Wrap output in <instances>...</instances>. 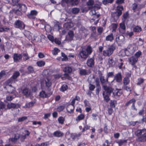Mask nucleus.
I'll return each instance as SVG.
<instances>
[{
  "label": "nucleus",
  "instance_id": "6e6552de",
  "mask_svg": "<svg viewBox=\"0 0 146 146\" xmlns=\"http://www.w3.org/2000/svg\"><path fill=\"white\" fill-rule=\"evenodd\" d=\"M14 25L16 28L20 30L24 29L25 27V25L23 22L19 20H16L15 21Z\"/></svg>",
  "mask_w": 146,
  "mask_h": 146
},
{
  "label": "nucleus",
  "instance_id": "f3484780",
  "mask_svg": "<svg viewBox=\"0 0 146 146\" xmlns=\"http://www.w3.org/2000/svg\"><path fill=\"white\" fill-rule=\"evenodd\" d=\"M18 7L19 9H20L21 11L23 13H25L27 10V7L25 4H19Z\"/></svg>",
  "mask_w": 146,
  "mask_h": 146
},
{
  "label": "nucleus",
  "instance_id": "412c9836",
  "mask_svg": "<svg viewBox=\"0 0 146 146\" xmlns=\"http://www.w3.org/2000/svg\"><path fill=\"white\" fill-rule=\"evenodd\" d=\"M39 96L40 97L42 98H48L50 96L48 94L43 90H42L40 92Z\"/></svg>",
  "mask_w": 146,
  "mask_h": 146
},
{
  "label": "nucleus",
  "instance_id": "69168bd1",
  "mask_svg": "<svg viewBox=\"0 0 146 146\" xmlns=\"http://www.w3.org/2000/svg\"><path fill=\"white\" fill-rule=\"evenodd\" d=\"M114 72H113L108 73L107 76V78L108 79L109 77H113L114 76Z\"/></svg>",
  "mask_w": 146,
  "mask_h": 146
},
{
  "label": "nucleus",
  "instance_id": "f8f14e48",
  "mask_svg": "<svg viewBox=\"0 0 146 146\" xmlns=\"http://www.w3.org/2000/svg\"><path fill=\"white\" fill-rule=\"evenodd\" d=\"M22 56V54H20L15 53L14 54L13 58L14 62H17L21 59Z\"/></svg>",
  "mask_w": 146,
  "mask_h": 146
},
{
  "label": "nucleus",
  "instance_id": "f03ea898",
  "mask_svg": "<svg viewBox=\"0 0 146 146\" xmlns=\"http://www.w3.org/2000/svg\"><path fill=\"white\" fill-rule=\"evenodd\" d=\"M123 10L122 6L119 5L117 6L115 10V11L111 13L112 17L113 18L112 21L117 22L119 17L122 14V11Z\"/></svg>",
  "mask_w": 146,
  "mask_h": 146
},
{
  "label": "nucleus",
  "instance_id": "4c0bfd02",
  "mask_svg": "<svg viewBox=\"0 0 146 146\" xmlns=\"http://www.w3.org/2000/svg\"><path fill=\"white\" fill-rule=\"evenodd\" d=\"M136 100L134 98H132L127 102L125 104V106L127 107L131 104H133V103H135Z\"/></svg>",
  "mask_w": 146,
  "mask_h": 146
},
{
  "label": "nucleus",
  "instance_id": "c9c22d12",
  "mask_svg": "<svg viewBox=\"0 0 146 146\" xmlns=\"http://www.w3.org/2000/svg\"><path fill=\"white\" fill-rule=\"evenodd\" d=\"M127 140L120 139L118 141H116V143L118 144V146H122L124 143H127Z\"/></svg>",
  "mask_w": 146,
  "mask_h": 146
},
{
  "label": "nucleus",
  "instance_id": "2eb2a0df",
  "mask_svg": "<svg viewBox=\"0 0 146 146\" xmlns=\"http://www.w3.org/2000/svg\"><path fill=\"white\" fill-rule=\"evenodd\" d=\"M82 135L81 132L79 133L78 134L76 133H72L71 134L70 137L73 140H78L80 137Z\"/></svg>",
  "mask_w": 146,
  "mask_h": 146
},
{
  "label": "nucleus",
  "instance_id": "bb28decb",
  "mask_svg": "<svg viewBox=\"0 0 146 146\" xmlns=\"http://www.w3.org/2000/svg\"><path fill=\"white\" fill-rule=\"evenodd\" d=\"M85 117V116L84 114L81 113L76 118V120L77 122H79L80 121L83 120Z\"/></svg>",
  "mask_w": 146,
  "mask_h": 146
},
{
  "label": "nucleus",
  "instance_id": "864d4df0",
  "mask_svg": "<svg viewBox=\"0 0 146 146\" xmlns=\"http://www.w3.org/2000/svg\"><path fill=\"white\" fill-rule=\"evenodd\" d=\"M27 70L29 73H33L34 71V68L31 66H29L27 68Z\"/></svg>",
  "mask_w": 146,
  "mask_h": 146
},
{
  "label": "nucleus",
  "instance_id": "de8ad7c7",
  "mask_svg": "<svg viewBox=\"0 0 146 146\" xmlns=\"http://www.w3.org/2000/svg\"><path fill=\"white\" fill-rule=\"evenodd\" d=\"M34 103L35 102H31L28 103H27L25 104V106L26 108H29L33 106Z\"/></svg>",
  "mask_w": 146,
  "mask_h": 146
},
{
  "label": "nucleus",
  "instance_id": "bf43d9fd",
  "mask_svg": "<svg viewBox=\"0 0 146 146\" xmlns=\"http://www.w3.org/2000/svg\"><path fill=\"white\" fill-rule=\"evenodd\" d=\"M138 81L137 82V85L140 86L142 84L144 81V80L142 78H140L138 79Z\"/></svg>",
  "mask_w": 146,
  "mask_h": 146
},
{
  "label": "nucleus",
  "instance_id": "0eeeda50",
  "mask_svg": "<svg viewBox=\"0 0 146 146\" xmlns=\"http://www.w3.org/2000/svg\"><path fill=\"white\" fill-rule=\"evenodd\" d=\"M136 49V46L134 44H130L128 46L127 48L125 49V53L128 52L129 54L127 55H130L134 53Z\"/></svg>",
  "mask_w": 146,
  "mask_h": 146
},
{
  "label": "nucleus",
  "instance_id": "09e8293b",
  "mask_svg": "<svg viewBox=\"0 0 146 146\" xmlns=\"http://www.w3.org/2000/svg\"><path fill=\"white\" fill-rule=\"evenodd\" d=\"M114 0H103L102 1L103 4L106 5L108 3H112L113 2Z\"/></svg>",
  "mask_w": 146,
  "mask_h": 146
},
{
  "label": "nucleus",
  "instance_id": "f257e3e1",
  "mask_svg": "<svg viewBox=\"0 0 146 146\" xmlns=\"http://www.w3.org/2000/svg\"><path fill=\"white\" fill-rule=\"evenodd\" d=\"M103 88L104 90L102 93L103 97L105 101L106 102H108L110 99V97L111 94L113 92L114 89L110 86H108L106 85H104Z\"/></svg>",
  "mask_w": 146,
  "mask_h": 146
},
{
  "label": "nucleus",
  "instance_id": "dca6fc26",
  "mask_svg": "<svg viewBox=\"0 0 146 146\" xmlns=\"http://www.w3.org/2000/svg\"><path fill=\"white\" fill-rule=\"evenodd\" d=\"M74 106L70 104L68 105L66 107V109L67 111L70 113L74 112Z\"/></svg>",
  "mask_w": 146,
  "mask_h": 146
},
{
  "label": "nucleus",
  "instance_id": "7ed1b4c3",
  "mask_svg": "<svg viewBox=\"0 0 146 146\" xmlns=\"http://www.w3.org/2000/svg\"><path fill=\"white\" fill-rule=\"evenodd\" d=\"M135 134L138 137V140L139 141H146V129H138L135 132Z\"/></svg>",
  "mask_w": 146,
  "mask_h": 146
},
{
  "label": "nucleus",
  "instance_id": "b1692460",
  "mask_svg": "<svg viewBox=\"0 0 146 146\" xmlns=\"http://www.w3.org/2000/svg\"><path fill=\"white\" fill-rule=\"evenodd\" d=\"M114 39L113 34L112 33H111L110 35L107 36L106 38V40L107 41L112 42Z\"/></svg>",
  "mask_w": 146,
  "mask_h": 146
},
{
  "label": "nucleus",
  "instance_id": "ea45409f",
  "mask_svg": "<svg viewBox=\"0 0 146 146\" xmlns=\"http://www.w3.org/2000/svg\"><path fill=\"white\" fill-rule=\"evenodd\" d=\"M45 30L47 32L49 33L52 30V28L49 25L46 24L44 26Z\"/></svg>",
  "mask_w": 146,
  "mask_h": 146
},
{
  "label": "nucleus",
  "instance_id": "39448f33",
  "mask_svg": "<svg viewBox=\"0 0 146 146\" xmlns=\"http://www.w3.org/2000/svg\"><path fill=\"white\" fill-rule=\"evenodd\" d=\"M40 86L41 89H43L45 87L49 88L52 85V82L51 80L48 78L40 82Z\"/></svg>",
  "mask_w": 146,
  "mask_h": 146
},
{
  "label": "nucleus",
  "instance_id": "a18cd8bd",
  "mask_svg": "<svg viewBox=\"0 0 146 146\" xmlns=\"http://www.w3.org/2000/svg\"><path fill=\"white\" fill-rule=\"evenodd\" d=\"M23 56L24 57L23 60L24 61H26L27 60L29 59L30 58L27 52L23 53Z\"/></svg>",
  "mask_w": 146,
  "mask_h": 146
},
{
  "label": "nucleus",
  "instance_id": "79ce46f5",
  "mask_svg": "<svg viewBox=\"0 0 146 146\" xmlns=\"http://www.w3.org/2000/svg\"><path fill=\"white\" fill-rule=\"evenodd\" d=\"M20 9H17L15 10L14 9L13 10V12L15 13L16 14L18 15L21 16L22 15V12L19 10Z\"/></svg>",
  "mask_w": 146,
  "mask_h": 146
},
{
  "label": "nucleus",
  "instance_id": "72a5a7b5",
  "mask_svg": "<svg viewBox=\"0 0 146 146\" xmlns=\"http://www.w3.org/2000/svg\"><path fill=\"white\" fill-rule=\"evenodd\" d=\"M139 6H138V5L135 3L133 4L132 5V9L133 10L134 12H135L136 11V10H137L138 11H139V9H140V7L139 8Z\"/></svg>",
  "mask_w": 146,
  "mask_h": 146
},
{
  "label": "nucleus",
  "instance_id": "473e14b6",
  "mask_svg": "<svg viewBox=\"0 0 146 146\" xmlns=\"http://www.w3.org/2000/svg\"><path fill=\"white\" fill-rule=\"evenodd\" d=\"M124 38L123 37L122 39H120V37H119L117 38L116 39V41L118 44L119 45L121 46V44H124Z\"/></svg>",
  "mask_w": 146,
  "mask_h": 146
},
{
  "label": "nucleus",
  "instance_id": "2f4dec72",
  "mask_svg": "<svg viewBox=\"0 0 146 146\" xmlns=\"http://www.w3.org/2000/svg\"><path fill=\"white\" fill-rule=\"evenodd\" d=\"M69 38L68 39L70 40H73L74 37V34L73 31H70L68 33Z\"/></svg>",
  "mask_w": 146,
  "mask_h": 146
},
{
  "label": "nucleus",
  "instance_id": "cd10ccee",
  "mask_svg": "<svg viewBox=\"0 0 146 146\" xmlns=\"http://www.w3.org/2000/svg\"><path fill=\"white\" fill-rule=\"evenodd\" d=\"M86 53L88 56L91 54L92 52V49L90 45H88L86 50Z\"/></svg>",
  "mask_w": 146,
  "mask_h": 146
},
{
  "label": "nucleus",
  "instance_id": "7c9ffc66",
  "mask_svg": "<svg viewBox=\"0 0 146 146\" xmlns=\"http://www.w3.org/2000/svg\"><path fill=\"white\" fill-rule=\"evenodd\" d=\"M119 61V62L118 64V68L119 69L121 70H122L123 68V69H124L125 68V66H124L123 67L122 66L123 64V59H120Z\"/></svg>",
  "mask_w": 146,
  "mask_h": 146
},
{
  "label": "nucleus",
  "instance_id": "c756f323",
  "mask_svg": "<svg viewBox=\"0 0 146 146\" xmlns=\"http://www.w3.org/2000/svg\"><path fill=\"white\" fill-rule=\"evenodd\" d=\"M63 70L65 73H70L72 71V68L70 66H66L64 68Z\"/></svg>",
  "mask_w": 146,
  "mask_h": 146
},
{
  "label": "nucleus",
  "instance_id": "9d476101",
  "mask_svg": "<svg viewBox=\"0 0 146 146\" xmlns=\"http://www.w3.org/2000/svg\"><path fill=\"white\" fill-rule=\"evenodd\" d=\"M113 95L115 98L119 97L122 95V91L121 89L116 88L115 90L113 89Z\"/></svg>",
  "mask_w": 146,
  "mask_h": 146
},
{
  "label": "nucleus",
  "instance_id": "c85d7f7f",
  "mask_svg": "<svg viewBox=\"0 0 146 146\" xmlns=\"http://www.w3.org/2000/svg\"><path fill=\"white\" fill-rule=\"evenodd\" d=\"M118 26V24L117 23H112L111 24V27L112 30V32H116Z\"/></svg>",
  "mask_w": 146,
  "mask_h": 146
},
{
  "label": "nucleus",
  "instance_id": "393cba45",
  "mask_svg": "<svg viewBox=\"0 0 146 146\" xmlns=\"http://www.w3.org/2000/svg\"><path fill=\"white\" fill-rule=\"evenodd\" d=\"M91 73L90 72L89 73L87 71L86 69H82L80 70L79 74L81 76H85L87 75H88Z\"/></svg>",
  "mask_w": 146,
  "mask_h": 146
},
{
  "label": "nucleus",
  "instance_id": "e433bc0d",
  "mask_svg": "<svg viewBox=\"0 0 146 146\" xmlns=\"http://www.w3.org/2000/svg\"><path fill=\"white\" fill-rule=\"evenodd\" d=\"M58 120L59 124L62 125L64 123L65 119L62 116H60L58 118Z\"/></svg>",
  "mask_w": 146,
  "mask_h": 146
},
{
  "label": "nucleus",
  "instance_id": "423d86ee",
  "mask_svg": "<svg viewBox=\"0 0 146 146\" xmlns=\"http://www.w3.org/2000/svg\"><path fill=\"white\" fill-rule=\"evenodd\" d=\"M115 49V46L113 45H111L106 50H104L103 51V55L105 56H110Z\"/></svg>",
  "mask_w": 146,
  "mask_h": 146
},
{
  "label": "nucleus",
  "instance_id": "ddd939ff",
  "mask_svg": "<svg viewBox=\"0 0 146 146\" xmlns=\"http://www.w3.org/2000/svg\"><path fill=\"white\" fill-rule=\"evenodd\" d=\"M122 75L120 72H119L117 74H115L114 77V80L115 81L118 83L120 82L122 80Z\"/></svg>",
  "mask_w": 146,
  "mask_h": 146
},
{
  "label": "nucleus",
  "instance_id": "774afa93",
  "mask_svg": "<svg viewBox=\"0 0 146 146\" xmlns=\"http://www.w3.org/2000/svg\"><path fill=\"white\" fill-rule=\"evenodd\" d=\"M92 119L94 121H96L97 119V117L98 116L97 114L95 113H92Z\"/></svg>",
  "mask_w": 146,
  "mask_h": 146
},
{
  "label": "nucleus",
  "instance_id": "a878e982",
  "mask_svg": "<svg viewBox=\"0 0 146 146\" xmlns=\"http://www.w3.org/2000/svg\"><path fill=\"white\" fill-rule=\"evenodd\" d=\"M100 81L102 84H105L106 82H108V79L107 78L106 80H105L104 78V77L102 76V74H100L99 76Z\"/></svg>",
  "mask_w": 146,
  "mask_h": 146
},
{
  "label": "nucleus",
  "instance_id": "20e7f679",
  "mask_svg": "<svg viewBox=\"0 0 146 146\" xmlns=\"http://www.w3.org/2000/svg\"><path fill=\"white\" fill-rule=\"evenodd\" d=\"M38 13V12L36 11L35 10H32L31 11L30 13H28L27 16L29 19L32 20L33 23L36 20V21H39L40 23L41 21L38 19L36 17Z\"/></svg>",
  "mask_w": 146,
  "mask_h": 146
},
{
  "label": "nucleus",
  "instance_id": "3c124183",
  "mask_svg": "<svg viewBox=\"0 0 146 146\" xmlns=\"http://www.w3.org/2000/svg\"><path fill=\"white\" fill-rule=\"evenodd\" d=\"M60 51V50L58 48H55L54 50L52 51V52L53 55H56Z\"/></svg>",
  "mask_w": 146,
  "mask_h": 146
},
{
  "label": "nucleus",
  "instance_id": "37998d69",
  "mask_svg": "<svg viewBox=\"0 0 146 146\" xmlns=\"http://www.w3.org/2000/svg\"><path fill=\"white\" fill-rule=\"evenodd\" d=\"M68 88V86L66 84L62 85L60 88V90L61 91L64 92Z\"/></svg>",
  "mask_w": 146,
  "mask_h": 146
},
{
  "label": "nucleus",
  "instance_id": "aec40b11",
  "mask_svg": "<svg viewBox=\"0 0 146 146\" xmlns=\"http://www.w3.org/2000/svg\"><path fill=\"white\" fill-rule=\"evenodd\" d=\"M7 108L9 109L13 108H18L19 107V105L18 104H15L13 103H8L7 105Z\"/></svg>",
  "mask_w": 146,
  "mask_h": 146
},
{
  "label": "nucleus",
  "instance_id": "0e129e2a",
  "mask_svg": "<svg viewBox=\"0 0 146 146\" xmlns=\"http://www.w3.org/2000/svg\"><path fill=\"white\" fill-rule=\"evenodd\" d=\"M64 109V107L62 106H58L57 109L58 112H60L62 111Z\"/></svg>",
  "mask_w": 146,
  "mask_h": 146
},
{
  "label": "nucleus",
  "instance_id": "1a4fd4ad",
  "mask_svg": "<svg viewBox=\"0 0 146 146\" xmlns=\"http://www.w3.org/2000/svg\"><path fill=\"white\" fill-rule=\"evenodd\" d=\"M20 75V73L18 71H15L10 78L7 81V83L9 84L10 83H12L13 81L12 80H15L17 79Z\"/></svg>",
  "mask_w": 146,
  "mask_h": 146
},
{
  "label": "nucleus",
  "instance_id": "680f3d73",
  "mask_svg": "<svg viewBox=\"0 0 146 146\" xmlns=\"http://www.w3.org/2000/svg\"><path fill=\"white\" fill-rule=\"evenodd\" d=\"M103 31V28L99 27L97 28V31L99 34L101 35Z\"/></svg>",
  "mask_w": 146,
  "mask_h": 146
},
{
  "label": "nucleus",
  "instance_id": "5701e85b",
  "mask_svg": "<svg viewBox=\"0 0 146 146\" xmlns=\"http://www.w3.org/2000/svg\"><path fill=\"white\" fill-rule=\"evenodd\" d=\"M138 60L137 58L135 56H132L129 59V62L132 65H133L136 63Z\"/></svg>",
  "mask_w": 146,
  "mask_h": 146
},
{
  "label": "nucleus",
  "instance_id": "338daca9",
  "mask_svg": "<svg viewBox=\"0 0 146 146\" xmlns=\"http://www.w3.org/2000/svg\"><path fill=\"white\" fill-rule=\"evenodd\" d=\"M108 125L106 123L104 124V130L105 133L107 134L108 133V128H107Z\"/></svg>",
  "mask_w": 146,
  "mask_h": 146
},
{
  "label": "nucleus",
  "instance_id": "13d9d810",
  "mask_svg": "<svg viewBox=\"0 0 146 146\" xmlns=\"http://www.w3.org/2000/svg\"><path fill=\"white\" fill-rule=\"evenodd\" d=\"M95 86L91 84H90L89 85V90L91 91H93L95 88Z\"/></svg>",
  "mask_w": 146,
  "mask_h": 146
},
{
  "label": "nucleus",
  "instance_id": "a19ab883",
  "mask_svg": "<svg viewBox=\"0 0 146 146\" xmlns=\"http://www.w3.org/2000/svg\"><path fill=\"white\" fill-rule=\"evenodd\" d=\"M141 28L138 26H136L133 29V31L134 32L138 33L141 31Z\"/></svg>",
  "mask_w": 146,
  "mask_h": 146
},
{
  "label": "nucleus",
  "instance_id": "5fc2aeb1",
  "mask_svg": "<svg viewBox=\"0 0 146 146\" xmlns=\"http://www.w3.org/2000/svg\"><path fill=\"white\" fill-rule=\"evenodd\" d=\"M101 90V87L100 85H96V94H98L99 92Z\"/></svg>",
  "mask_w": 146,
  "mask_h": 146
},
{
  "label": "nucleus",
  "instance_id": "9b49d317",
  "mask_svg": "<svg viewBox=\"0 0 146 146\" xmlns=\"http://www.w3.org/2000/svg\"><path fill=\"white\" fill-rule=\"evenodd\" d=\"M88 56L86 51L83 50H80L78 54V57L79 58L84 59L87 58Z\"/></svg>",
  "mask_w": 146,
  "mask_h": 146
},
{
  "label": "nucleus",
  "instance_id": "e2e57ef3",
  "mask_svg": "<svg viewBox=\"0 0 146 146\" xmlns=\"http://www.w3.org/2000/svg\"><path fill=\"white\" fill-rule=\"evenodd\" d=\"M142 54L141 52V51H139L137 52L135 54L134 56H135L137 58H139Z\"/></svg>",
  "mask_w": 146,
  "mask_h": 146
},
{
  "label": "nucleus",
  "instance_id": "c03bdc74",
  "mask_svg": "<svg viewBox=\"0 0 146 146\" xmlns=\"http://www.w3.org/2000/svg\"><path fill=\"white\" fill-rule=\"evenodd\" d=\"M113 62L114 61L112 57L109 58L108 60V64L109 65V67L113 66Z\"/></svg>",
  "mask_w": 146,
  "mask_h": 146
},
{
  "label": "nucleus",
  "instance_id": "4468645a",
  "mask_svg": "<svg viewBox=\"0 0 146 146\" xmlns=\"http://www.w3.org/2000/svg\"><path fill=\"white\" fill-rule=\"evenodd\" d=\"M86 64L88 66L90 67H93L94 65V58L92 57L88 59Z\"/></svg>",
  "mask_w": 146,
  "mask_h": 146
},
{
  "label": "nucleus",
  "instance_id": "a211bd4d",
  "mask_svg": "<svg viewBox=\"0 0 146 146\" xmlns=\"http://www.w3.org/2000/svg\"><path fill=\"white\" fill-rule=\"evenodd\" d=\"M87 120H86L85 123H83V124L84 125V126L82 129L81 133L84 132L90 129V126L88 125L87 124Z\"/></svg>",
  "mask_w": 146,
  "mask_h": 146
},
{
  "label": "nucleus",
  "instance_id": "6ab92c4d",
  "mask_svg": "<svg viewBox=\"0 0 146 146\" xmlns=\"http://www.w3.org/2000/svg\"><path fill=\"white\" fill-rule=\"evenodd\" d=\"M22 93L26 97H29L31 95V91L30 90L27 88H25L22 90Z\"/></svg>",
  "mask_w": 146,
  "mask_h": 146
},
{
  "label": "nucleus",
  "instance_id": "8fccbe9b",
  "mask_svg": "<svg viewBox=\"0 0 146 146\" xmlns=\"http://www.w3.org/2000/svg\"><path fill=\"white\" fill-rule=\"evenodd\" d=\"M62 56L63 57V58L62 59V61H67L68 60V58L67 56L63 52L61 53Z\"/></svg>",
  "mask_w": 146,
  "mask_h": 146
},
{
  "label": "nucleus",
  "instance_id": "603ef678",
  "mask_svg": "<svg viewBox=\"0 0 146 146\" xmlns=\"http://www.w3.org/2000/svg\"><path fill=\"white\" fill-rule=\"evenodd\" d=\"M80 11V9L77 8H74L72 9V13L74 14L78 13Z\"/></svg>",
  "mask_w": 146,
  "mask_h": 146
},
{
  "label": "nucleus",
  "instance_id": "6e6d98bb",
  "mask_svg": "<svg viewBox=\"0 0 146 146\" xmlns=\"http://www.w3.org/2000/svg\"><path fill=\"white\" fill-rule=\"evenodd\" d=\"M27 119V117L26 116H23L20 117L18 119V121L19 122H22Z\"/></svg>",
  "mask_w": 146,
  "mask_h": 146
},
{
  "label": "nucleus",
  "instance_id": "4be33fe9",
  "mask_svg": "<svg viewBox=\"0 0 146 146\" xmlns=\"http://www.w3.org/2000/svg\"><path fill=\"white\" fill-rule=\"evenodd\" d=\"M53 135L58 137H62L64 135V133L59 130H57L54 132L53 133Z\"/></svg>",
  "mask_w": 146,
  "mask_h": 146
},
{
  "label": "nucleus",
  "instance_id": "58836bf2",
  "mask_svg": "<svg viewBox=\"0 0 146 146\" xmlns=\"http://www.w3.org/2000/svg\"><path fill=\"white\" fill-rule=\"evenodd\" d=\"M45 62L42 60L38 61L36 62L37 65L40 67L43 66L45 64Z\"/></svg>",
  "mask_w": 146,
  "mask_h": 146
},
{
  "label": "nucleus",
  "instance_id": "49530a36",
  "mask_svg": "<svg viewBox=\"0 0 146 146\" xmlns=\"http://www.w3.org/2000/svg\"><path fill=\"white\" fill-rule=\"evenodd\" d=\"M116 101L114 100H111L110 102V105L111 108H115V104H116Z\"/></svg>",
  "mask_w": 146,
  "mask_h": 146
},
{
  "label": "nucleus",
  "instance_id": "f704fd0d",
  "mask_svg": "<svg viewBox=\"0 0 146 146\" xmlns=\"http://www.w3.org/2000/svg\"><path fill=\"white\" fill-rule=\"evenodd\" d=\"M130 80L129 77H126L124 78L123 80V84L124 86L128 84Z\"/></svg>",
  "mask_w": 146,
  "mask_h": 146
},
{
  "label": "nucleus",
  "instance_id": "052dcab7",
  "mask_svg": "<svg viewBox=\"0 0 146 146\" xmlns=\"http://www.w3.org/2000/svg\"><path fill=\"white\" fill-rule=\"evenodd\" d=\"M94 2L93 0H89L87 2V5L88 6H92L94 4Z\"/></svg>",
  "mask_w": 146,
  "mask_h": 146
},
{
  "label": "nucleus",
  "instance_id": "4d7b16f0",
  "mask_svg": "<svg viewBox=\"0 0 146 146\" xmlns=\"http://www.w3.org/2000/svg\"><path fill=\"white\" fill-rule=\"evenodd\" d=\"M120 27L122 30H125V26L124 22H122L120 24Z\"/></svg>",
  "mask_w": 146,
  "mask_h": 146
}]
</instances>
